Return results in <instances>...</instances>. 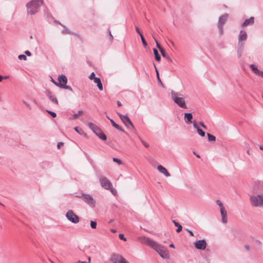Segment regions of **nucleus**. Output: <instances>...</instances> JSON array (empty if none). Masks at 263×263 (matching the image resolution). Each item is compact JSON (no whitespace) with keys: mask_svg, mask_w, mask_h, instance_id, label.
<instances>
[{"mask_svg":"<svg viewBox=\"0 0 263 263\" xmlns=\"http://www.w3.org/2000/svg\"><path fill=\"white\" fill-rule=\"evenodd\" d=\"M171 97L173 101L177 104L180 107L187 109V107L186 105L185 95L175 91H171Z\"/></svg>","mask_w":263,"mask_h":263,"instance_id":"nucleus-1","label":"nucleus"},{"mask_svg":"<svg viewBox=\"0 0 263 263\" xmlns=\"http://www.w3.org/2000/svg\"><path fill=\"white\" fill-rule=\"evenodd\" d=\"M43 3L42 0H32L28 3L26 5L28 14L33 15L36 13Z\"/></svg>","mask_w":263,"mask_h":263,"instance_id":"nucleus-2","label":"nucleus"},{"mask_svg":"<svg viewBox=\"0 0 263 263\" xmlns=\"http://www.w3.org/2000/svg\"><path fill=\"white\" fill-rule=\"evenodd\" d=\"M159 255L164 259H168L170 258V254L168 251L162 246L155 242L152 247Z\"/></svg>","mask_w":263,"mask_h":263,"instance_id":"nucleus-3","label":"nucleus"},{"mask_svg":"<svg viewBox=\"0 0 263 263\" xmlns=\"http://www.w3.org/2000/svg\"><path fill=\"white\" fill-rule=\"evenodd\" d=\"M250 203L253 206H263V195H253L250 196Z\"/></svg>","mask_w":263,"mask_h":263,"instance_id":"nucleus-4","label":"nucleus"},{"mask_svg":"<svg viewBox=\"0 0 263 263\" xmlns=\"http://www.w3.org/2000/svg\"><path fill=\"white\" fill-rule=\"evenodd\" d=\"M66 217L68 220L73 223H78L80 221L79 217L75 214L71 210L68 211L66 214Z\"/></svg>","mask_w":263,"mask_h":263,"instance_id":"nucleus-5","label":"nucleus"},{"mask_svg":"<svg viewBox=\"0 0 263 263\" xmlns=\"http://www.w3.org/2000/svg\"><path fill=\"white\" fill-rule=\"evenodd\" d=\"M216 203L218 205L220 210V213L222 217V221L224 223L227 222V213L222 203L219 200L216 201Z\"/></svg>","mask_w":263,"mask_h":263,"instance_id":"nucleus-6","label":"nucleus"},{"mask_svg":"<svg viewBox=\"0 0 263 263\" xmlns=\"http://www.w3.org/2000/svg\"><path fill=\"white\" fill-rule=\"evenodd\" d=\"M110 260L113 263H129L122 255L118 254H112Z\"/></svg>","mask_w":263,"mask_h":263,"instance_id":"nucleus-7","label":"nucleus"},{"mask_svg":"<svg viewBox=\"0 0 263 263\" xmlns=\"http://www.w3.org/2000/svg\"><path fill=\"white\" fill-rule=\"evenodd\" d=\"M117 114L123 123L127 128H132V129L134 128V126L132 124V122L127 116L122 115L119 112H118Z\"/></svg>","mask_w":263,"mask_h":263,"instance_id":"nucleus-8","label":"nucleus"},{"mask_svg":"<svg viewBox=\"0 0 263 263\" xmlns=\"http://www.w3.org/2000/svg\"><path fill=\"white\" fill-rule=\"evenodd\" d=\"M137 241L142 243L145 244L151 248L155 245V242L153 240L145 236H140L138 237Z\"/></svg>","mask_w":263,"mask_h":263,"instance_id":"nucleus-9","label":"nucleus"},{"mask_svg":"<svg viewBox=\"0 0 263 263\" xmlns=\"http://www.w3.org/2000/svg\"><path fill=\"white\" fill-rule=\"evenodd\" d=\"M100 182L101 186L106 190L110 189L111 183L106 177H101L100 178Z\"/></svg>","mask_w":263,"mask_h":263,"instance_id":"nucleus-10","label":"nucleus"},{"mask_svg":"<svg viewBox=\"0 0 263 263\" xmlns=\"http://www.w3.org/2000/svg\"><path fill=\"white\" fill-rule=\"evenodd\" d=\"M86 203L89 204L91 206L94 207L95 206L96 201L93 198L87 194H83L81 197Z\"/></svg>","mask_w":263,"mask_h":263,"instance_id":"nucleus-11","label":"nucleus"},{"mask_svg":"<svg viewBox=\"0 0 263 263\" xmlns=\"http://www.w3.org/2000/svg\"><path fill=\"white\" fill-rule=\"evenodd\" d=\"M194 245L196 249L204 250L206 248V242L204 240H200L195 242Z\"/></svg>","mask_w":263,"mask_h":263,"instance_id":"nucleus-12","label":"nucleus"},{"mask_svg":"<svg viewBox=\"0 0 263 263\" xmlns=\"http://www.w3.org/2000/svg\"><path fill=\"white\" fill-rule=\"evenodd\" d=\"M58 81L59 83H55V84L61 87L62 86H64V85L66 84L67 82V79L66 76L62 75L58 78Z\"/></svg>","mask_w":263,"mask_h":263,"instance_id":"nucleus-13","label":"nucleus"},{"mask_svg":"<svg viewBox=\"0 0 263 263\" xmlns=\"http://www.w3.org/2000/svg\"><path fill=\"white\" fill-rule=\"evenodd\" d=\"M228 14H224V15H223L219 17V28H220V30L221 33L222 32V25L226 22V21H227V20L228 18Z\"/></svg>","mask_w":263,"mask_h":263,"instance_id":"nucleus-14","label":"nucleus"},{"mask_svg":"<svg viewBox=\"0 0 263 263\" xmlns=\"http://www.w3.org/2000/svg\"><path fill=\"white\" fill-rule=\"evenodd\" d=\"M157 170L159 172L163 174L165 177H170V174L167 172V170L163 166L159 165L157 166Z\"/></svg>","mask_w":263,"mask_h":263,"instance_id":"nucleus-15","label":"nucleus"},{"mask_svg":"<svg viewBox=\"0 0 263 263\" xmlns=\"http://www.w3.org/2000/svg\"><path fill=\"white\" fill-rule=\"evenodd\" d=\"M250 67H251V69L252 70V71H253V72L255 74H256L258 76H260L261 77H262L263 78V72L262 71L258 69L257 68V67L253 64L251 65Z\"/></svg>","mask_w":263,"mask_h":263,"instance_id":"nucleus-16","label":"nucleus"},{"mask_svg":"<svg viewBox=\"0 0 263 263\" xmlns=\"http://www.w3.org/2000/svg\"><path fill=\"white\" fill-rule=\"evenodd\" d=\"M254 22V18L253 17H251L249 19H247L242 24V27H246L247 26L252 25Z\"/></svg>","mask_w":263,"mask_h":263,"instance_id":"nucleus-17","label":"nucleus"},{"mask_svg":"<svg viewBox=\"0 0 263 263\" xmlns=\"http://www.w3.org/2000/svg\"><path fill=\"white\" fill-rule=\"evenodd\" d=\"M93 81L94 83L97 84L98 89L101 91L103 90V87L100 79L99 78H96L93 79Z\"/></svg>","mask_w":263,"mask_h":263,"instance_id":"nucleus-18","label":"nucleus"},{"mask_svg":"<svg viewBox=\"0 0 263 263\" xmlns=\"http://www.w3.org/2000/svg\"><path fill=\"white\" fill-rule=\"evenodd\" d=\"M247 38V34L246 31H241L239 35V41H245Z\"/></svg>","mask_w":263,"mask_h":263,"instance_id":"nucleus-19","label":"nucleus"},{"mask_svg":"<svg viewBox=\"0 0 263 263\" xmlns=\"http://www.w3.org/2000/svg\"><path fill=\"white\" fill-rule=\"evenodd\" d=\"M193 119L192 114L191 113L184 114V119L190 123H192V119Z\"/></svg>","mask_w":263,"mask_h":263,"instance_id":"nucleus-20","label":"nucleus"},{"mask_svg":"<svg viewBox=\"0 0 263 263\" xmlns=\"http://www.w3.org/2000/svg\"><path fill=\"white\" fill-rule=\"evenodd\" d=\"M109 121H110L112 125L116 129L120 130V131H122V132H124V130H123V129L119 125H118L117 124H116L114 121L112 120V119H109Z\"/></svg>","mask_w":263,"mask_h":263,"instance_id":"nucleus-21","label":"nucleus"},{"mask_svg":"<svg viewBox=\"0 0 263 263\" xmlns=\"http://www.w3.org/2000/svg\"><path fill=\"white\" fill-rule=\"evenodd\" d=\"M48 95V97H49L50 100L52 102H53V103H54L56 104H58V103H59L57 99L54 96H52L50 92H49Z\"/></svg>","mask_w":263,"mask_h":263,"instance_id":"nucleus-22","label":"nucleus"},{"mask_svg":"<svg viewBox=\"0 0 263 263\" xmlns=\"http://www.w3.org/2000/svg\"><path fill=\"white\" fill-rule=\"evenodd\" d=\"M173 223H174V225L177 227V229L176 230V232L177 233H179L182 231V226L178 222L175 221V220H173Z\"/></svg>","mask_w":263,"mask_h":263,"instance_id":"nucleus-23","label":"nucleus"},{"mask_svg":"<svg viewBox=\"0 0 263 263\" xmlns=\"http://www.w3.org/2000/svg\"><path fill=\"white\" fill-rule=\"evenodd\" d=\"M153 51H154V53L155 56L156 60L157 61H160L161 57H160V55L159 54L158 50L154 48L153 49Z\"/></svg>","mask_w":263,"mask_h":263,"instance_id":"nucleus-24","label":"nucleus"},{"mask_svg":"<svg viewBox=\"0 0 263 263\" xmlns=\"http://www.w3.org/2000/svg\"><path fill=\"white\" fill-rule=\"evenodd\" d=\"M160 52L163 57L166 58L168 60L170 61L171 62H172V60L171 59V58L167 54H166L164 49H161Z\"/></svg>","mask_w":263,"mask_h":263,"instance_id":"nucleus-25","label":"nucleus"},{"mask_svg":"<svg viewBox=\"0 0 263 263\" xmlns=\"http://www.w3.org/2000/svg\"><path fill=\"white\" fill-rule=\"evenodd\" d=\"M207 136L210 141H215L216 140V137L214 136L209 133L207 134Z\"/></svg>","mask_w":263,"mask_h":263,"instance_id":"nucleus-26","label":"nucleus"},{"mask_svg":"<svg viewBox=\"0 0 263 263\" xmlns=\"http://www.w3.org/2000/svg\"><path fill=\"white\" fill-rule=\"evenodd\" d=\"M83 114L82 110H79L77 114H75L72 116L73 119H77L79 116L82 115Z\"/></svg>","mask_w":263,"mask_h":263,"instance_id":"nucleus-27","label":"nucleus"},{"mask_svg":"<svg viewBox=\"0 0 263 263\" xmlns=\"http://www.w3.org/2000/svg\"><path fill=\"white\" fill-rule=\"evenodd\" d=\"M88 125L89 127L93 131L96 129V128L97 127L95 124L91 122L88 123Z\"/></svg>","mask_w":263,"mask_h":263,"instance_id":"nucleus-28","label":"nucleus"},{"mask_svg":"<svg viewBox=\"0 0 263 263\" xmlns=\"http://www.w3.org/2000/svg\"><path fill=\"white\" fill-rule=\"evenodd\" d=\"M97 223L95 221H90V227L92 229H95L97 228Z\"/></svg>","mask_w":263,"mask_h":263,"instance_id":"nucleus-29","label":"nucleus"},{"mask_svg":"<svg viewBox=\"0 0 263 263\" xmlns=\"http://www.w3.org/2000/svg\"><path fill=\"white\" fill-rule=\"evenodd\" d=\"M97 136L103 140H105L106 139V136L102 132Z\"/></svg>","mask_w":263,"mask_h":263,"instance_id":"nucleus-30","label":"nucleus"},{"mask_svg":"<svg viewBox=\"0 0 263 263\" xmlns=\"http://www.w3.org/2000/svg\"><path fill=\"white\" fill-rule=\"evenodd\" d=\"M198 134L200 135L201 137H204L205 136V133L202 131L200 128H198L197 130Z\"/></svg>","mask_w":263,"mask_h":263,"instance_id":"nucleus-31","label":"nucleus"},{"mask_svg":"<svg viewBox=\"0 0 263 263\" xmlns=\"http://www.w3.org/2000/svg\"><path fill=\"white\" fill-rule=\"evenodd\" d=\"M112 160L114 162H116L117 163H118L119 165H121L122 164V162L121 161V160H120L118 158H114L112 159Z\"/></svg>","mask_w":263,"mask_h":263,"instance_id":"nucleus-32","label":"nucleus"},{"mask_svg":"<svg viewBox=\"0 0 263 263\" xmlns=\"http://www.w3.org/2000/svg\"><path fill=\"white\" fill-rule=\"evenodd\" d=\"M140 37H141V41H142L143 46L144 47H146L147 46V43L143 37V35L142 34H141Z\"/></svg>","mask_w":263,"mask_h":263,"instance_id":"nucleus-33","label":"nucleus"},{"mask_svg":"<svg viewBox=\"0 0 263 263\" xmlns=\"http://www.w3.org/2000/svg\"><path fill=\"white\" fill-rule=\"evenodd\" d=\"M97 135H98V134H100V133L102 132L101 130V129L98 127H97V128H96V129L93 131Z\"/></svg>","mask_w":263,"mask_h":263,"instance_id":"nucleus-34","label":"nucleus"},{"mask_svg":"<svg viewBox=\"0 0 263 263\" xmlns=\"http://www.w3.org/2000/svg\"><path fill=\"white\" fill-rule=\"evenodd\" d=\"M18 58L20 60H27L26 57L24 54L19 55Z\"/></svg>","mask_w":263,"mask_h":263,"instance_id":"nucleus-35","label":"nucleus"},{"mask_svg":"<svg viewBox=\"0 0 263 263\" xmlns=\"http://www.w3.org/2000/svg\"><path fill=\"white\" fill-rule=\"evenodd\" d=\"M97 77H95V73L94 72H92L90 75L89 76V79L91 80H93Z\"/></svg>","mask_w":263,"mask_h":263,"instance_id":"nucleus-36","label":"nucleus"},{"mask_svg":"<svg viewBox=\"0 0 263 263\" xmlns=\"http://www.w3.org/2000/svg\"><path fill=\"white\" fill-rule=\"evenodd\" d=\"M47 112L53 117L55 118L57 116V115L55 112L53 111H51L49 110H47Z\"/></svg>","mask_w":263,"mask_h":263,"instance_id":"nucleus-37","label":"nucleus"},{"mask_svg":"<svg viewBox=\"0 0 263 263\" xmlns=\"http://www.w3.org/2000/svg\"><path fill=\"white\" fill-rule=\"evenodd\" d=\"M119 237L120 239L123 240L124 241H126V239L124 237V236L123 234H119Z\"/></svg>","mask_w":263,"mask_h":263,"instance_id":"nucleus-38","label":"nucleus"},{"mask_svg":"<svg viewBox=\"0 0 263 263\" xmlns=\"http://www.w3.org/2000/svg\"><path fill=\"white\" fill-rule=\"evenodd\" d=\"M155 41H156V45H157V47L158 48V49L160 50V51H161V49H164L163 48H162L161 47V46L160 45V44L158 43V42H157V41L155 39Z\"/></svg>","mask_w":263,"mask_h":263,"instance_id":"nucleus-39","label":"nucleus"},{"mask_svg":"<svg viewBox=\"0 0 263 263\" xmlns=\"http://www.w3.org/2000/svg\"><path fill=\"white\" fill-rule=\"evenodd\" d=\"M108 190H110V192L116 195L117 194V191L115 189H113L112 187H110V189H109Z\"/></svg>","mask_w":263,"mask_h":263,"instance_id":"nucleus-40","label":"nucleus"},{"mask_svg":"<svg viewBox=\"0 0 263 263\" xmlns=\"http://www.w3.org/2000/svg\"><path fill=\"white\" fill-rule=\"evenodd\" d=\"M61 88H65V89H69V90H70L71 91L72 90V88L70 86L66 85V84L65 85H64V86L61 87Z\"/></svg>","mask_w":263,"mask_h":263,"instance_id":"nucleus-41","label":"nucleus"},{"mask_svg":"<svg viewBox=\"0 0 263 263\" xmlns=\"http://www.w3.org/2000/svg\"><path fill=\"white\" fill-rule=\"evenodd\" d=\"M63 145H64L63 142H59L57 145V147H58V148L60 149Z\"/></svg>","mask_w":263,"mask_h":263,"instance_id":"nucleus-42","label":"nucleus"},{"mask_svg":"<svg viewBox=\"0 0 263 263\" xmlns=\"http://www.w3.org/2000/svg\"><path fill=\"white\" fill-rule=\"evenodd\" d=\"M155 69L156 70V73H157V79L159 81L161 82V80H160V79L159 78V72L157 69V68L155 66Z\"/></svg>","mask_w":263,"mask_h":263,"instance_id":"nucleus-43","label":"nucleus"},{"mask_svg":"<svg viewBox=\"0 0 263 263\" xmlns=\"http://www.w3.org/2000/svg\"><path fill=\"white\" fill-rule=\"evenodd\" d=\"M244 248L246 251H249L250 250V246L248 245H245Z\"/></svg>","mask_w":263,"mask_h":263,"instance_id":"nucleus-44","label":"nucleus"},{"mask_svg":"<svg viewBox=\"0 0 263 263\" xmlns=\"http://www.w3.org/2000/svg\"><path fill=\"white\" fill-rule=\"evenodd\" d=\"M199 124L204 128L206 129V126L204 124V123L202 122H200L199 123Z\"/></svg>","mask_w":263,"mask_h":263,"instance_id":"nucleus-45","label":"nucleus"},{"mask_svg":"<svg viewBox=\"0 0 263 263\" xmlns=\"http://www.w3.org/2000/svg\"><path fill=\"white\" fill-rule=\"evenodd\" d=\"M136 30L137 32L139 33L140 36L141 35V34H142L141 33V32H140V31L139 29L138 28V27H136Z\"/></svg>","mask_w":263,"mask_h":263,"instance_id":"nucleus-46","label":"nucleus"},{"mask_svg":"<svg viewBox=\"0 0 263 263\" xmlns=\"http://www.w3.org/2000/svg\"><path fill=\"white\" fill-rule=\"evenodd\" d=\"M142 142L146 147H148L149 146V145L144 141H142Z\"/></svg>","mask_w":263,"mask_h":263,"instance_id":"nucleus-47","label":"nucleus"},{"mask_svg":"<svg viewBox=\"0 0 263 263\" xmlns=\"http://www.w3.org/2000/svg\"><path fill=\"white\" fill-rule=\"evenodd\" d=\"M25 53V54H26V55H27L28 56H30V55H31V52H30V51H28V50H27V51H26Z\"/></svg>","mask_w":263,"mask_h":263,"instance_id":"nucleus-48","label":"nucleus"},{"mask_svg":"<svg viewBox=\"0 0 263 263\" xmlns=\"http://www.w3.org/2000/svg\"><path fill=\"white\" fill-rule=\"evenodd\" d=\"M193 126L194 128H195L197 130L198 129V128H199V127L197 126V125L196 124V123H194L193 124Z\"/></svg>","mask_w":263,"mask_h":263,"instance_id":"nucleus-49","label":"nucleus"},{"mask_svg":"<svg viewBox=\"0 0 263 263\" xmlns=\"http://www.w3.org/2000/svg\"><path fill=\"white\" fill-rule=\"evenodd\" d=\"M74 130L78 133L79 134H81L80 132H79V129H78V127H74Z\"/></svg>","mask_w":263,"mask_h":263,"instance_id":"nucleus-50","label":"nucleus"},{"mask_svg":"<svg viewBox=\"0 0 263 263\" xmlns=\"http://www.w3.org/2000/svg\"><path fill=\"white\" fill-rule=\"evenodd\" d=\"M188 232L190 233V234L191 235V236H194V234H193V233L192 231H190V230H188L187 231Z\"/></svg>","mask_w":263,"mask_h":263,"instance_id":"nucleus-51","label":"nucleus"},{"mask_svg":"<svg viewBox=\"0 0 263 263\" xmlns=\"http://www.w3.org/2000/svg\"><path fill=\"white\" fill-rule=\"evenodd\" d=\"M117 104H118V106H122V104H121V103L120 101H118L117 102Z\"/></svg>","mask_w":263,"mask_h":263,"instance_id":"nucleus-52","label":"nucleus"},{"mask_svg":"<svg viewBox=\"0 0 263 263\" xmlns=\"http://www.w3.org/2000/svg\"><path fill=\"white\" fill-rule=\"evenodd\" d=\"M110 231H111V232H112L114 233H115L117 232V231L116 230H115V229H111Z\"/></svg>","mask_w":263,"mask_h":263,"instance_id":"nucleus-53","label":"nucleus"},{"mask_svg":"<svg viewBox=\"0 0 263 263\" xmlns=\"http://www.w3.org/2000/svg\"><path fill=\"white\" fill-rule=\"evenodd\" d=\"M90 262H91V257H88V263H90Z\"/></svg>","mask_w":263,"mask_h":263,"instance_id":"nucleus-54","label":"nucleus"},{"mask_svg":"<svg viewBox=\"0 0 263 263\" xmlns=\"http://www.w3.org/2000/svg\"><path fill=\"white\" fill-rule=\"evenodd\" d=\"M170 247L171 248H175V246H174V245L173 244H171V245H170Z\"/></svg>","mask_w":263,"mask_h":263,"instance_id":"nucleus-55","label":"nucleus"},{"mask_svg":"<svg viewBox=\"0 0 263 263\" xmlns=\"http://www.w3.org/2000/svg\"><path fill=\"white\" fill-rule=\"evenodd\" d=\"M3 77L0 75V82H1L3 80Z\"/></svg>","mask_w":263,"mask_h":263,"instance_id":"nucleus-56","label":"nucleus"},{"mask_svg":"<svg viewBox=\"0 0 263 263\" xmlns=\"http://www.w3.org/2000/svg\"><path fill=\"white\" fill-rule=\"evenodd\" d=\"M247 153L248 154V155H250V151L249 150H248L247 151Z\"/></svg>","mask_w":263,"mask_h":263,"instance_id":"nucleus-57","label":"nucleus"},{"mask_svg":"<svg viewBox=\"0 0 263 263\" xmlns=\"http://www.w3.org/2000/svg\"><path fill=\"white\" fill-rule=\"evenodd\" d=\"M82 261H81V260H78V261L77 262V263H82Z\"/></svg>","mask_w":263,"mask_h":263,"instance_id":"nucleus-58","label":"nucleus"},{"mask_svg":"<svg viewBox=\"0 0 263 263\" xmlns=\"http://www.w3.org/2000/svg\"><path fill=\"white\" fill-rule=\"evenodd\" d=\"M196 156L198 157V158H200V156L199 155H197Z\"/></svg>","mask_w":263,"mask_h":263,"instance_id":"nucleus-59","label":"nucleus"},{"mask_svg":"<svg viewBox=\"0 0 263 263\" xmlns=\"http://www.w3.org/2000/svg\"><path fill=\"white\" fill-rule=\"evenodd\" d=\"M260 149L263 150L262 147L261 146H260Z\"/></svg>","mask_w":263,"mask_h":263,"instance_id":"nucleus-60","label":"nucleus"},{"mask_svg":"<svg viewBox=\"0 0 263 263\" xmlns=\"http://www.w3.org/2000/svg\"><path fill=\"white\" fill-rule=\"evenodd\" d=\"M82 263H87V262H86V261H82Z\"/></svg>","mask_w":263,"mask_h":263,"instance_id":"nucleus-61","label":"nucleus"},{"mask_svg":"<svg viewBox=\"0 0 263 263\" xmlns=\"http://www.w3.org/2000/svg\"><path fill=\"white\" fill-rule=\"evenodd\" d=\"M106 117H107V119H108L109 120L110 118H109V117H108L107 116Z\"/></svg>","mask_w":263,"mask_h":263,"instance_id":"nucleus-62","label":"nucleus"},{"mask_svg":"<svg viewBox=\"0 0 263 263\" xmlns=\"http://www.w3.org/2000/svg\"><path fill=\"white\" fill-rule=\"evenodd\" d=\"M0 204L3 205V206H4V205L2 203H0Z\"/></svg>","mask_w":263,"mask_h":263,"instance_id":"nucleus-63","label":"nucleus"}]
</instances>
